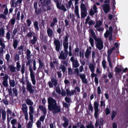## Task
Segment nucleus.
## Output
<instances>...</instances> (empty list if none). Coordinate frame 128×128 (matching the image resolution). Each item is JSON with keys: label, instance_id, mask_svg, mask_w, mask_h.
I'll return each mask as SVG.
<instances>
[{"label": "nucleus", "instance_id": "f257e3e1", "mask_svg": "<svg viewBox=\"0 0 128 128\" xmlns=\"http://www.w3.org/2000/svg\"><path fill=\"white\" fill-rule=\"evenodd\" d=\"M48 108L50 111H52L54 114L61 112V109L60 106L58 105L56 100L50 97L48 99Z\"/></svg>", "mask_w": 128, "mask_h": 128}, {"label": "nucleus", "instance_id": "f03ea898", "mask_svg": "<svg viewBox=\"0 0 128 128\" xmlns=\"http://www.w3.org/2000/svg\"><path fill=\"white\" fill-rule=\"evenodd\" d=\"M42 5L43 10L44 12L48 11L51 9L52 3L51 0H43L42 2H41Z\"/></svg>", "mask_w": 128, "mask_h": 128}, {"label": "nucleus", "instance_id": "7ed1b4c3", "mask_svg": "<svg viewBox=\"0 0 128 128\" xmlns=\"http://www.w3.org/2000/svg\"><path fill=\"white\" fill-rule=\"evenodd\" d=\"M26 76L25 77V79L26 82L27 86L26 88L27 90L28 91L30 94H32L34 92V90L32 89V86L31 83L29 82V81L28 80V77L26 74Z\"/></svg>", "mask_w": 128, "mask_h": 128}, {"label": "nucleus", "instance_id": "20e7f679", "mask_svg": "<svg viewBox=\"0 0 128 128\" xmlns=\"http://www.w3.org/2000/svg\"><path fill=\"white\" fill-rule=\"evenodd\" d=\"M115 50V48L114 47H112L111 48H110L107 51V53L108 54L107 56V60L108 62L110 68H112V63L110 60V56L112 54L113 50Z\"/></svg>", "mask_w": 128, "mask_h": 128}, {"label": "nucleus", "instance_id": "39448f33", "mask_svg": "<svg viewBox=\"0 0 128 128\" xmlns=\"http://www.w3.org/2000/svg\"><path fill=\"white\" fill-rule=\"evenodd\" d=\"M54 44L55 46V50L57 52H60L61 50L62 44L58 40L55 39L54 40Z\"/></svg>", "mask_w": 128, "mask_h": 128}, {"label": "nucleus", "instance_id": "423d86ee", "mask_svg": "<svg viewBox=\"0 0 128 128\" xmlns=\"http://www.w3.org/2000/svg\"><path fill=\"white\" fill-rule=\"evenodd\" d=\"M58 82L57 79L55 78L52 77L51 78V81L49 82L48 83L49 87L52 88L54 86L56 87L58 84Z\"/></svg>", "mask_w": 128, "mask_h": 128}, {"label": "nucleus", "instance_id": "0eeeda50", "mask_svg": "<svg viewBox=\"0 0 128 128\" xmlns=\"http://www.w3.org/2000/svg\"><path fill=\"white\" fill-rule=\"evenodd\" d=\"M94 110H95L94 116L95 118L96 119H97L98 117V113L99 112V104L98 101V102H94Z\"/></svg>", "mask_w": 128, "mask_h": 128}, {"label": "nucleus", "instance_id": "6e6552de", "mask_svg": "<svg viewBox=\"0 0 128 128\" xmlns=\"http://www.w3.org/2000/svg\"><path fill=\"white\" fill-rule=\"evenodd\" d=\"M95 44L96 47L98 50H100L103 49L104 47L103 42L101 38L99 40H98L95 42Z\"/></svg>", "mask_w": 128, "mask_h": 128}, {"label": "nucleus", "instance_id": "1a4fd4ad", "mask_svg": "<svg viewBox=\"0 0 128 128\" xmlns=\"http://www.w3.org/2000/svg\"><path fill=\"white\" fill-rule=\"evenodd\" d=\"M29 70L30 72V75L31 78V80L32 82V84L35 85L36 84V81L35 80V77L33 73V70L30 66L29 67Z\"/></svg>", "mask_w": 128, "mask_h": 128}, {"label": "nucleus", "instance_id": "9d476101", "mask_svg": "<svg viewBox=\"0 0 128 128\" xmlns=\"http://www.w3.org/2000/svg\"><path fill=\"white\" fill-rule=\"evenodd\" d=\"M22 2V0H17L16 2L15 0H11L10 2L11 7H16L18 6V4H21Z\"/></svg>", "mask_w": 128, "mask_h": 128}, {"label": "nucleus", "instance_id": "9b49d317", "mask_svg": "<svg viewBox=\"0 0 128 128\" xmlns=\"http://www.w3.org/2000/svg\"><path fill=\"white\" fill-rule=\"evenodd\" d=\"M68 54V51H67V52H64L63 50H62L60 52V53L59 58L61 60H65L67 58Z\"/></svg>", "mask_w": 128, "mask_h": 128}, {"label": "nucleus", "instance_id": "f8f14e48", "mask_svg": "<svg viewBox=\"0 0 128 128\" xmlns=\"http://www.w3.org/2000/svg\"><path fill=\"white\" fill-rule=\"evenodd\" d=\"M34 6L35 10L34 13L36 14L37 16L40 14L42 12L41 8H38V10L37 3V2H34Z\"/></svg>", "mask_w": 128, "mask_h": 128}, {"label": "nucleus", "instance_id": "ddd939ff", "mask_svg": "<svg viewBox=\"0 0 128 128\" xmlns=\"http://www.w3.org/2000/svg\"><path fill=\"white\" fill-rule=\"evenodd\" d=\"M103 10L106 14L108 13L110 10V7L109 4H104L102 6Z\"/></svg>", "mask_w": 128, "mask_h": 128}, {"label": "nucleus", "instance_id": "4468645a", "mask_svg": "<svg viewBox=\"0 0 128 128\" xmlns=\"http://www.w3.org/2000/svg\"><path fill=\"white\" fill-rule=\"evenodd\" d=\"M14 18V16H13L12 18L10 19L8 24V25L6 26V28L7 30H8L10 28L9 26H14V25L16 22L15 19Z\"/></svg>", "mask_w": 128, "mask_h": 128}, {"label": "nucleus", "instance_id": "2eb2a0df", "mask_svg": "<svg viewBox=\"0 0 128 128\" xmlns=\"http://www.w3.org/2000/svg\"><path fill=\"white\" fill-rule=\"evenodd\" d=\"M63 119L64 122L62 124V126L66 128L68 125L69 120L66 117L64 116H63Z\"/></svg>", "mask_w": 128, "mask_h": 128}, {"label": "nucleus", "instance_id": "dca6fc26", "mask_svg": "<svg viewBox=\"0 0 128 128\" xmlns=\"http://www.w3.org/2000/svg\"><path fill=\"white\" fill-rule=\"evenodd\" d=\"M38 63L39 64V66L37 70V72L39 70V69H42L43 70L44 69L45 67V65L44 63L42 62L41 60L40 59L38 60Z\"/></svg>", "mask_w": 128, "mask_h": 128}, {"label": "nucleus", "instance_id": "f3484780", "mask_svg": "<svg viewBox=\"0 0 128 128\" xmlns=\"http://www.w3.org/2000/svg\"><path fill=\"white\" fill-rule=\"evenodd\" d=\"M39 108L42 112L44 114H46L47 111L45 107L43 106L40 105L38 106Z\"/></svg>", "mask_w": 128, "mask_h": 128}, {"label": "nucleus", "instance_id": "a211bd4d", "mask_svg": "<svg viewBox=\"0 0 128 128\" xmlns=\"http://www.w3.org/2000/svg\"><path fill=\"white\" fill-rule=\"evenodd\" d=\"M102 24V22L100 20L98 21H97L96 22V24L94 26V27L96 28H97L98 27H100L101 26Z\"/></svg>", "mask_w": 128, "mask_h": 128}, {"label": "nucleus", "instance_id": "6ab92c4d", "mask_svg": "<svg viewBox=\"0 0 128 128\" xmlns=\"http://www.w3.org/2000/svg\"><path fill=\"white\" fill-rule=\"evenodd\" d=\"M8 67L12 73L16 71V68L13 65H9L8 66Z\"/></svg>", "mask_w": 128, "mask_h": 128}, {"label": "nucleus", "instance_id": "aec40b11", "mask_svg": "<svg viewBox=\"0 0 128 128\" xmlns=\"http://www.w3.org/2000/svg\"><path fill=\"white\" fill-rule=\"evenodd\" d=\"M5 30L4 28H0V38H2V37L4 36Z\"/></svg>", "mask_w": 128, "mask_h": 128}, {"label": "nucleus", "instance_id": "412c9836", "mask_svg": "<svg viewBox=\"0 0 128 128\" xmlns=\"http://www.w3.org/2000/svg\"><path fill=\"white\" fill-rule=\"evenodd\" d=\"M89 68L92 72H94L95 66L93 64L90 63L89 66Z\"/></svg>", "mask_w": 128, "mask_h": 128}, {"label": "nucleus", "instance_id": "4be33fe9", "mask_svg": "<svg viewBox=\"0 0 128 128\" xmlns=\"http://www.w3.org/2000/svg\"><path fill=\"white\" fill-rule=\"evenodd\" d=\"M47 33L48 35L50 37H52L53 34V32L52 30L50 28L47 30Z\"/></svg>", "mask_w": 128, "mask_h": 128}, {"label": "nucleus", "instance_id": "5701e85b", "mask_svg": "<svg viewBox=\"0 0 128 128\" xmlns=\"http://www.w3.org/2000/svg\"><path fill=\"white\" fill-rule=\"evenodd\" d=\"M27 106L26 104H24L22 105L21 109L22 110L23 113L27 112Z\"/></svg>", "mask_w": 128, "mask_h": 128}, {"label": "nucleus", "instance_id": "b1692460", "mask_svg": "<svg viewBox=\"0 0 128 128\" xmlns=\"http://www.w3.org/2000/svg\"><path fill=\"white\" fill-rule=\"evenodd\" d=\"M38 39L36 36L34 35L33 36V39L31 40L30 42L32 44H34L36 43V42L37 41Z\"/></svg>", "mask_w": 128, "mask_h": 128}, {"label": "nucleus", "instance_id": "393cba45", "mask_svg": "<svg viewBox=\"0 0 128 128\" xmlns=\"http://www.w3.org/2000/svg\"><path fill=\"white\" fill-rule=\"evenodd\" d=\"M13 46L14 49L16 48L17 47L19 41L16 39H15L13 40Z\"/></svg>", "mask_w": 128, "mask_h": 128}, {"label": "nucleus", "instance_id": "a878e982", "mask_svg": "<svg viewBox=\"0 0 128 128\" xmlns=\"http://www.w3.org/2000/svg\"><path fill=\"white\" fill-rule=\"evenodd\" d=\"M68 42H64L63 45L64 52H67L68 48Z\"/></svg>", "mask_w": 128, "mask_h": 128}, {"label": "nucleus", "instance_id": "bb28decb", "mask_svg": "<svg viewBox=\"0 0 128 128\" xmlns=\"http://www.w3.org/2000/svg\"><path fill=\"white\" fill-rule=\"evenodd\" d=\"M2 119L3 120H6V112L4 110L2 109Z\"/></svg>", "mask_w": 128, "mask_h": 128}, {"label": "nucleus", "instance_id": "cd10ccee", "mask_svg": "<svg viewBox=\"0 0 128 128\" xmlns=\"http://www.w3.org/2000/svg\"><path fill=\"white\" fill-rule=\"evenodd\" d=\"M91 52L90 51L88 48H87L85 53V56L86 58H89Z\"/></svg>", "mask_w": 128, "mask_h": 128}, {"label": "nucleus", "instance_id": "c85d7f7f", "mask_svg": "<svg viewBox=\"0 0 128 128\" xmlns=\"http://www.w3.org/2000/svg\"><path fill=\"white\" fill-rule=\"evenodd\" d=\"M79 64L78 63V60H75V61L72 63V66L73 67L75 68H77L79 66Z\"/></svg>", "mask_w": 128, "mask_h": 128}, {"label": "nucleus", "instance_id": "c756f323", "mask_svg": "<svg viewBox=\"0 0 128 128\" xmlns=\"http://www.w3.org/2000/svg\"><path fill=\"white\" fill-rule=\"evenodd\" d=\"M26 104L30 106H32L33 104V102L29 98H27L26 101Z\"/></svg>", "mask_w": 128, "mask_h": 128}, {"label": "nucleus", "instance_id": "7c9ffc66", "mask_svg": "<svg viewBox=\"0 0 128 128\" xmlns=\"http://www.w3.org/2000/svg\"><path fill=\"white\" fill-rule=\"evenodd\" d=\"M57 8L59 9L63 10L64 12H66L67 10V9L66 8L64 5L63 4H62L61 6H60V5L58 6Z\"/></svg>", "mask_w": 128, "mask_h": 128}, {"label": "nucleus", "instance_id": "2f4dec72", "mask_svg": "<svg viewBox=\"0 0 128 128\" xmlns=\"http://www.w3.org/2000/svg\"><path fill=\"white\" fill-rule=\"evenodd\" d=\"M80 6L82 11H83L84 12H86V8L84 4L82 3L81 4Z\"/></svg>", "mask_w": 128, "mask_h": 128}, {"label": "nucleus", "instance_id": "473e14b6", "mask_svg": "<svg viewBox=\"0 0 128 128\" xmlns=\"http://www.w3.org/2000/svg\"><path fill=\"white\" fill-rule=\"evenodd\" d=\"M34 26L35 29L38 30H39V26L38 25V22L37 21H35L34 24Z\"/></svg>", "mask_w": 128, "mask_h": 128}, {"label": "nucleus", "instance_id": "72a5a7b5", "mask_svg": "<svg viewBox=\"0 0 128 128\" xmlns=\"http://www.w3.org/2000/svg\"><path fill=\"white\" fill-rule=\"evenodd\" d=\"M10 84L12 87H14L15 85V82L14 80H10Z\"/></svg>", "mask_w": 128, "mask_h": 128}, {"label": "nucleus", "instance_id": "f704fd0d", "mask_svg": "<svg viewBox=\"0 0 128 128\" xmlns=\"http://www.w3.org/2000/svg\"><path fill=\"white\" fill-rule=\"evenodd\" d=\"M116 114V112L113 110L112 111L111 116V120H113L115 117Z\"/></svg>", "mask_w": 128, "mask_h": 128}, {"label": "nucleus", "instance_id": "c9c22d12", "mask_svg": "<svg viewBox=\"0 0 128 128\" xmlns=\"http://www.w3.org/2000/svg\"><path fill=\"white\" fill-rule=\"evenodd\" d=\"M122 69L121 68H118L117 66L115 68V72L117 73H120L122 71Z\"/></svg>", "mask_w": 128, "mask_h": 128}, {"label": "nucleus", "instance_id": "e433bc0d", "mask_svg": "<svg viewBox=\"0 0 128 128\" xmlns=\"http://www.w3.org/2000/svg\"><path fill=\"white\" fill-rule=\"evenodd\" d=\"M17 32L18 31L17 28H14L13 31V34L12 35V39H13L14 38V36L17 33Z\"/></svg>", "mask_w": 128, "mask_h": 128}, {"label": "nucleus", "instance_id": "4c0bfd02", "mask_svg": "<svg viewBox=\"0 0 128 128\" xmlns=\"http://www.w3.org/2000/svg\"><path fill=\"white\" fill-rule=\"evenodd\" d=\"M111 34L109 32V31L108 30H106V32L104 34V37L107 38H108L109 36Z\"/></svg>", "mask_w": 128, "mask_h": 128}, {"label": "nucleus", "instance_id": "58836bf2", "mask_svg": "<svg viewBox=\"0 0 128 128\" xmlns=\"http://www.w3.org/2000/svg\"><path fill=\"white\" fill-rule=\"evenodd\" d=\"M0 45L1 46V47L5 48L6 46L5 44L3 43L2 40V38H0Z\"/></svg>", "mask_w": 128, "mask_h": 128}, {"label": "nucleus", "instance_id": "ea45409f", "mask_svg": "<svg viewBox=\"0 0 128 128\" xmlns=\"http://www.w3.org/2000/svg\"><path fill=\"white\" fill-rule=\"evenodd\" d=\"M86 128H94V126L92 124V122H90V124L86 126Z\"/></svg>", "mask_w": 128, "mask_h": 128}, {"label": "nucleus", "instance_id": "a19ab883", "mask_svg": "<svg viewBox=\"0 0 128 128\" xmlns=\"http://www.w3.org/2000/svg\"><path fill=\"white\" fill-rule=\"evenodd\" d=\"M12 90L14 94L16 96H17L18 93L16 89V88H14L12 89Z\"/></svg>", "mask_w": 128, "mask_h": 128}, {"label": "nucleus", "instance_id": "79ce46f5", "mask_svg": "<svg viewBox=\"0 0 128 128\" xmlns=\"http://www.w3.org/2000/svg\"><path fill=\"white\" fill-rule=\"evenodd\" d=\"M86 12H83L82 11H81V17L82 18H84L86 16L87 14Z\"/></svg>", "mask_w": 128, "mask_h": 128}, {"label": "nucleus", "instance_id": "37998d69", "mask_svg": "<svg viewBox=\"0 0 128 128\" xmlns=\"http://www.w3.org/2000/svg\"><path fill=\"white\" fill-rule=\"evenodd\" d=\"M46 114H44L42 116L39 118V120L40 122H43L44 121Z\"/></svg>", "mask_w": 128, "mask_h": 128}, {"label": "nucleus", "instance_id": "c03bdc74", "mask_svg": "<svg viewBox=\"0 0 128 128\" xmlns=\"http://www.w3.org/2000/svg\"><path fill=\"white\" fill-rule=\"evenodd\" d=\"M102 64L103 68L104 69H105L106 66V62L105 60H102Z\"/></svg>", "mask_w": 128, "mask_h": 128}, {"label": "nucleus", "instance_id": "a18cd8bd", "mask_svg": "<svg viewBox=\"0 0 128 128\" xmlns=\"http://www.w3.org/2000/svg\"><path fill=\"white\" fill-rule=\"evenodd\" d=\"M89 41L92 47L94 46V41L93 38H90Z\"/></svg>", "mask_w": 128, "mask_h": 128}, {"label": "nucleus", "instance_id": "49530a36", "mask_svg": "<svg viewBox=\"0 0 128 128\" xmlns=\"http://www.w3.org/2000/svg\"><path fill=\"white\" fill-rule=\"evenodd\" d=\"M88 109L89 110H90L92 112L93 111V107L92 106V105L90 102L89 104L88 107Z\"/></svg>", "mask_w": 128, "mask_h": 128}, {"label": "nucleus", "instance_id": "de8ad7c7", "mask_svg": "<svg viewBox=\"0 0 128 128\" xmlns=\"http://www.w3.org/2000/svg\"><path fill=\"white\" fill-rule=\"evenodd\" d=\"M33 121H30L28 123L27 125L28 128H31L32 126V124Z\"/></svg>", "mask_w": 128, "mask_h": 128}, {"label": "nucleus", "instance_id": "09e8293b", "mask_svg": "<svg viewBox=\"0 0 128 128\" xmlns=\"http://www.w3.org/2000/svg\"><path fill=\"white\" fill-rule=\"evenodd\" d=\"M36 125L38 128H40L41 126V122L39 120L37 121Z\"/></svg>", "mask_w": 128, "mask_h": 128}, {"label": "nucleus", "instance_id": "8fccbe9b", "mask_svg": "<svg viewBox=\"0 0 128 128\" xmlns=\"http://www.w3.org/2000/svg\"><path fill=\"white\" fill-rule=\"evenodd\" d=\"M10 56L8 54H7L6 55L5 59L6 60L7 62H8L10 61Z\"/></svg>", "mask_w": 128, "mask_h": 128}, {"label": "nucleus", "instance_id": "3c124183", "mask_svg": "<svg viewBox=\"0 0 128 128\" xmlns=\"http://www.w3.org/2000/svg\"><path fill=\"white\" fill-rule=\"evenodd\" d=\"M106 114V115L109 114L110 113V110L108 106L106 108L105 110Z\"/></svg>", "mask_w": 128, "mask_h": 128}, {"label": "nucleus", "instance_id": "603ef678", "mask_svg": "<svg viewBox=\"0 0 128 128\" xmlns=\"http://www.w3.org/2000/svg\"><path fill=\"white\" fill-rule=\"evenodd\" d=\"M75 12L76 14V16H77L79 14V12H78V6H75Z\"/></svg>", "mask_w": 128, "mask_h": 128}, {"label": "nucleus", "instance_id": "864d4df0", "mask_svg": "<svg viewBox=\"0 0 128 128\" xmlns=\"http://www.w3.org/2000/svg\"><path fill=\"white\" fill-rule=\"evenodd\" d=\"M74 73L75 74H77V76H79V69L78 68H76L74 69Z\"/></svg>", "mask_w": 128, "mask_h": 128}, {"label": "nucleus", "instance_id": "5fc2aeb1", "mask_svg": "<svg viewBox=\"0 0 128 128\" xmlns=\"http://www.w3.org/2000/svg\"><path fill=\"white\" fill-rule=\"evenodd\" d=\"M64 99L66 102L68 103H69L71 101V98L67 96Z\"/></svg>", "mask_w": 128, "mask_h": 128}, {"label": "nucleus", "instance_id": "6e6d98bb", "mask_svg": "<svg viewBox=\"0 0 128 128\" xmlns=\"http://www.w3.org/2000/svg\"><path fill=\"white\" fill-rule=\"evenodd\" d=\"M2 84L5 87H8V81H3Z\"/></svg>", "mask_w": 128, "mask_h": 128}, {"label": "nucleus", "instance_id": "4d7b16f0", "mask_svg": "<svg viewBox=\"0 0 128 128\" xmlns=\"http://www.w3.org/2000/svg\"><path fill=\"white\" fill-rule=\"evenodd\" d=\"M8 10L7 7V6H6L4 10V14L6 16L8 14Z\"/></svg>", "mask_w": 128, "mask_h": 128}, {"label": "nucleus", "instance_id": "13d9d810", "mask_svg": "<svg viewBox=\"0 0 128 128\" xmlns=\"http://www.w3.org/2000/svg\"><path fill=\"white\" fill-rule=\"evenodd\" d=\"M17 122V120L16 119H13L11 120V123L12 126H15Z\"/></svg>", "mask_w": 128, "mask_h": 128}, {"label": "nucleus", "instance_id": "bf43d9fd", "mask_svg": "<svg viewBox=\"0 0 128 128\" xmlns=\"http://www.w3.org/2000/svg\"><path fill=\"white\" fill-rule=\"evenodd\" d=\"M10 33L8 31V32L6 34V38L8 40H10Z\"/></svg>", "mask_w": 128, "mask_h": 128}, {"label": "nucleus", "instance_id": "052dcab7", "mask_svg": "<svg viewBox=\"0 0 128 128\" xmlns=\"http://www.w3.org/2000/svg\"><path fill=\"white\" fill-rule=\"evenodd\" d=\"M25 65L24 64H22V68L21 69V72L22 74L23 75L24 74L25 71Z\"/></svg>", "mask_w": 128, "mask_h": 128}, {"label": "nucleus", "instance_id": "680f3d73", "mask_svg": "<svg viewBox=\"0 0 128 128\" xmlns=\"http://www.w3.org/2000/svg\"><path fill=\"white\" fill-rule=\"evenodd\" d=\"M56 91V92L58 94H60L61 93V90L60 88L59 87H56V88L55 89Z\"/></svg>", "mask_w": 128, "mask_h": 128}, {"label": "nucleus", "instance_id": "e2e57ef3", "mask_svg": "<svg viewBox=\"0 0 128 128\" xmlns=\"http://www.w3.org/2000/svg\"><path fill=\"white\" fill-rule=\"evenodd\" d=\"M8 76L7 74H5L4 76L2 77L3 81H8Z\"/></svg>", "mask_w": 128, "mask_h": 128}, {"label": "nucleus", "instance_id": "0e129e2a", "mask_svg": "<svg viewBox=\"0 0 128 128\" xmlns=\"http://www.w3.org/2000/svg\"><path fill=\"white\" fill-rule=\"evenodd\" d=\"M29 114L30 115V120L32 121H33V117L34 116L32 114L33 113H29Z\"/></svg>", "mask_w": 128, "mask_h": 128}, {"label": "nucleus", "instance_id": "69168bd1", "mask_svg": "<svg viewBox=\"0 0 128 128\" xmlns=\"http://www.w3.org/2000/svg\"><path fill=\"white\" fill-rule=\"evenodd\" d=\"M6 112L7 116L8 117V116H9L10 115H11L12 114V112L9 109H7Z\"/></svg>", "mask_w": 128, "mask_h": 128}, {"label": "nucleus", "instance_id": "338daca9", "mask_svg": "<svg viewBox=\"0 0 128 128\" xmlns=\"http://www.w3.org/2000/svg\"><path fill=\"white\" fill-rule=\"evenodd\" d=\"M24 116L26 120L27 121L28 120V115L27 112H26L23 113Z\"/></svg>", "mask_w": 128, "mask_h": 128}, {"label": "nucleus", "instance_id": "774afa93", "mask_svg": "<svg viewBox=\"0 0 128 128\" xmlns=\"http://www.w3.org/2000/svg\"><path fill=\"white\" fill-rule=\"evenodd\" d=\"M66 93L67 96H71V92H70V90L68 89H66Z\"/></svg>", "mask_w": 128, "mask_h": 128}]
</instances>
